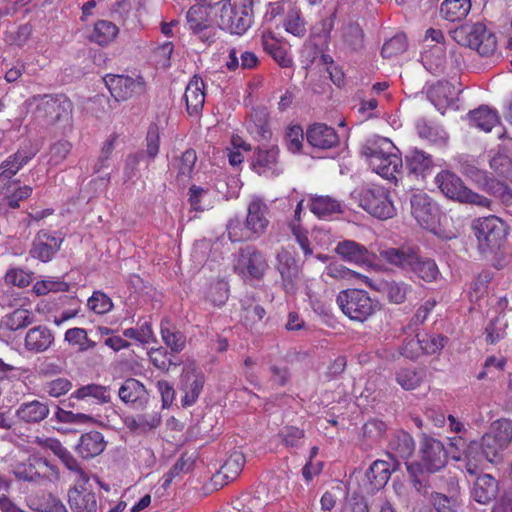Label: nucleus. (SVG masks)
Here are the masks:
<instances>
[{"label":"nucleus","instance_id":"obj_1","mask_svg":"<svg viewBox=\"0 0 512 512\" xmlns=\"http://www.w3.org/2000/svg\"><path fill=\"white\" fill-rule=\"evenodd\" d=\"M370 168L381 177L392 180L403 166L398 148L385 137L369 139L362 150Z\"/></svg>","mask_w":512,"mask_h":512},{"label":"nucleus","instance_id":"obj_2","mask_svg":"<svg viewBox=\"0 0 512 512\" xmlns=\"http://www.w3.org/2000/svg\"><path fill=\"white\" fill-rule=\"evenodd\" d=\"M380 256L389 264L403 271L413 272L424 281L436 280L439 269L434 260L421 258L414 248H388L380 251Z\"/></svg>","mask_w":512,"mask_h":512},{"label":"nucleus","instance_id":"obj_3","mask_svg":"<svg viewBox=\"0 0 512 512\" xmlns=\"http://www.w3.org/2000/svg\"><path fill=\"white\" fill-rule=\"evenodd\" d=\"M352 199L366 212L378 219H389L395 215V207L387 189L379 185H368L355 189Z\"/></svg>","mask_w":512,"mask_h":512},{"label":"nucleus","instance_id":"obj_4","mask_svg":"<svg viewBox=\"0 0 512 512\" xmlns=\"http://www.w3.org/2000/svg\"><path fill=\"white\" fill-rule=\"evenodd\" d=\"M451 33L458 44L477 51L481 56L488 57L496 51L495 35L481 22L463 24Z\"/></svg>","mask_w":512,"mask_h":512},{"label":"nucleus","instance_id":"obj_5","mask_svg":"<svg viewBox=\"0 0 512 512\" xmlns=\"http://www.w3.org/2000/svg\"><path fill=\"white\" fill-rule=\"evenodd\" d=\"M512 442V420L503 418L494 421L479 444L485 459L491 463L502 460L504 452Z\"/></svg>","mask_w":512,"mask_h":512},{"label":"nucleus","instance_id":"obj_6","mask_svg":"<svg viewBox=\"0 0 512 512\" xmlns=\"http://www.w3.org/2000/svg\"><path fill=\"white\" fill-rule=\"evenodd\" d=\"M220 25L232 34L242 35L253 22V0H222Z\"/></svg>","mask_w":512,"mask_h":512},{"label":"nucleus","instance_id":"obj_7","mask_svg":"<svg viewBox=\"0 0 512 512\" xmlns=\"http://www.w3.org/2000/svg\"><path fill=\"white\" fill-rule=\"evenodd\" d=\"M435 183L440 191L449 199L483 208L490 206L488 198L467 188L461 178L453 172L441 171L436 175Z\"/></svg>","mask_w":512,"mask_h":512},{"label":"nucleus","instance_id":"obj_8","mask_svg":"<svg viewBox=\"0 0 512 512\" xmlns=\"http://www.w3.org/2000/svg\"><path fill=\"white\" fill-rule=\"evenodd\" d=\"M336 301L345 315L351 320L359 322L367 320L376 309V305L367 292L360 289L342 291Z\"/></svg>","mask_w":512,"mask_h":512},{"label":"nucleus","instance_id":"obj_9","mask_svg":"<svg viewBox=\"0 0 512 512\" xmlns=\"http://www.w3.org/2000/svg\"><path fill=\"white\" fill-rule=\"evenodd\" d=\"M475 235L482 251H495L505 243L506 224L496 216L479 218L474 223Z\"/></svg>","mask_w":512,"mask_h":512},{"label":"nucleus","instance_id":"obj_10","mask_svg":"<svg viewBox=\"0 0 512 512\" xmlns=\"http://www.w3.org/2000/svg\"><path fill=\"white\" fill-rule=\"evenodd\" d=\"M421 464L405 462L407 471L412 477L417 472L425 469L428 472H436L442 469L447 462L448 452L443 443L437 439L426 437L421 442Z\"/></svg>","mask_w":512,"mask_h":512},{"label":"nucleus","instance_id":"obj_11","mask_svg":"<svg viewBox=\"0 0 512 512\" xmlns=\"http://www.w3.org/2000/svg\"><path fill=\"white\" fill-rule=\"evenodd\" d=\"M105 85L112 97L117 101H126L138 97L145 92V82L142 77L108 74L104 77Z\"/></svg>","mask_w":512,"mask_h":512},{"label":"nucleus","instance_id":"obj_12","mask_svg":"<svg viewBox=\"0 0 512 512\" xmlns=\"http://www.w3.org/2000/svg\"><path fill=\"white\" fill-rule=\"evenodd\" d=\"M461 88L456 80L451 81H438L429 86L427 90V97L435 108L442 114L448 109L457 110L459 108V94Z\"/></svg>","mask_w":512,"mask_h":512},{"label":"nucleus","instance_id":"obj_13","mask_svg":"<svg viewBox=\"0 0 512 512\" xmlns=\"http://www.w3.org/2000/svg\"><path fill=\"white\" fill-rule=\"evenodd\" d=\"M204 383V374L194 363H188L183 367L179 389L184 394L181 399L184 407H190L196 403Z\"/></svg>","mask_w":512,"mask_h":512},{"label":"nucleus","instance_id":"obj_14","mask_svg":"<svg viewBox=\"0 0 512 512\" xmlns=\"http://www.w3.org/2000/svg\"><path fill=\"white\" fill-rule=\"evenodd\" d=\"M411 213L425 229L434 231L439 221V209L435 202L424 192H415L411 197Z\"/></svg>","mask_w":512,"mask_h":512},{"label":"nucleus","instance_id":"obj_15","mask_svg":"<svg viewBox=\"0 0 512 512\" xmlns=\"http://www.w3.org/2000/svg\"><path fill=\"white\" fill-rule=\"evenodd\" d=\"M189 29L199 35L203 42L210 43L214 36V27L210 18V6L203 2L193 5L186 15Z\"/></svg>","mask_w":512,"mask_h":512},{"label":"nucleus","instance_id":"obj_16","mask_svg":"<svg viewBox=\"0 0 512 512\" xmlns=\"http://www.w3.org/2000/svg\"><path fill=\"white\" fill-rule=\"evenodd\" d=\"M268 265L264 256L252 247L242 248L235 260L234 269L243 276L259 279Z\"/></svg>","mask_w":512,"mask_h":512},{"label":"nucleus","instance_id":"obj_17","mask_svg":"<svg viewBox=\"0 0 512 512\" xmlns=\"http://www.w3.org/2000/svg\"><path fill=\"white\" fill-rule=\"evenodd\" d=\"M276 269L281 275L282 286L287 294H295L298 289L300 268L293 255L282 249L276 256Z\"/></svg>","mask_w":512,"mask_h":512},{"label":"nucleus","instance_id":"obj_18","mask_svg":"<svg viewBox=\"0 0 512 512\" xmlns=\"http://www.w3.org/2000/svg\"><path fill=\"white\" fill-rule=\"evenodd\" d=\"M463 173L471 178L474 182L482 186L489 193L499 197L502 202L512 204V189L504 183L496 181L488 177L487 173L475 166L467 165L463 168Z\"/></svg>","mask_w":512,"mask_h":512},{"label":"nucleus","instance_id":"obj_19","mask_svg":"<svg viewBox=\"0 0 512 512\" xmlns=\"http://www.w3.org/2000/svg\"><path fill=\"white\" fill-rule=\"evenodd\" d=\"M279 150L276 146L259 147L255 152L252 169L259 175L275 177L282 173L278 162Z\"/></svg>","mask_w":512,"mask_h":512},{"label":"nucleus","instance_id":"obj_20","mask_svg":"<svg viewBox=\"0 0 512 512\" xmlns=\"http://www.w3.org/2000/svg\"><path fill=\"white\" fill-rule=\"evenodd\" d=\"M72 102L65 96H45L38 105V112H43L49 123L69 120L72 113Z\"/></svg>","mask_w":512,"mask_h":512},{"label":"nucleus","instance_id":"obj_21","mask_svg":"<svg viewBox=\"0 0 512 512\" xmlns=\"http://www.w3.org/2000/svg\"><path fill=\"white\" fill-rule=\"evenodd\" d=\"M268 205L259 196H252L247 207L246 223L256 237L268 227Z\"/></svg>","mask_w":512,"mask_h":512},{"label":"nucleus","instance_id":"obj_22","mask_svg":"<svg viewBox=\"0 0 512 512\" xmlns=\"http://www.w3.org/2000/svg\"><path fill=\"white\" fill-rule=\"evenodd\" d=\"M62 238L47 231H40L30 250V255L42 262H49L60 249Z\"/></svg>","mask_w":512,"mask_h":512},{"label":"nucleus","instance_id":"obj_23","mask_svg":"<svg viewBox=\"0 0 512 512\" xmlns=\"http://www.w3.org/2000/svg\"><path fill=\"white\" fill-rule=\"evenodd\" d=\"M335 252L346 262L361 267L370 266L373 263V255L368 249L353 241L343 240L335 248Z\"/></svg>","mask_w":512,"mask_h":512},{"label":"nucleus","instance_id":"obj_24","mask_svg":"<svg viewBox=\"0 0 512 512\" xmlns=\"http://www.w3.org/2000/svg\"><path fill=\"white\" fill-rule=\"evenodd\" d=\"M364 284L376 291L385 293L388 300L394 304L404 303L412 287L404 281H373L364 277Z\"/></svg>","mask_w":512,"mask_h":512},{"label":"nucleus","instance_id":"obj_25","mask_svg":"<svg viewBox=\"0 0 512 512\" xmlns=\"http://www.w3.org/2000/svg\"><path fill=\"white\" fill-rule=\"evenodd\" d=\"M306 139L312 147L323 150L334 148L339 143V136L334 128L323 123L311 125L307 129Z\"/></svg>","mask_w":512,"mask_h":512},{"label":"nucleus","instance_id":"obj_26","mask_svg":"<svg viewBox=\"0 0 512 512\" xmlns=\"http://www.w3.org/2000/svg\"><path fill=\"white\" fill-rule=\"evenodd\" d=\"M54 343L53 332L45 325L30 328L24 338V348L31 353L47 351Z\"/></svg>","mask_w":512,"mask_h":512},{"label":"nucleus","instance_id":"obj_27","mask_svg":"<svg viewBox=\"0 0 512 512\" xmlns=\"http://www.w3.org/2000/svg\"><path fill=\"white\" fill-rule=\"evenodd\" d=\"M86 484L76 483L75 487L69 491V504L74 512H97L98 510L96 496L86 489Z\"/></svg>","mask_w":512,"mask_h":512},{"label":"nucleus","instance_id":"obj_28","mask_svg":"<svg viewBox=\"0 0 512 512\" xmlns=\"http://www.w3.org/2000/svg\"><path fill=\"white\" fill-rule=\"evenodd\" d=\"M415 450V443L410 434L404 431L397 432L390 440L388 456L392 462L399 466L400 460H407Z\"/></svg>","mask_w":512,"mask_h":512},{"label":"nucleus","instance_id":"obj_29","mask_svg":"<svg viewBox=\"0 0 512 512\" xmlns=\"http://www.w3.org/2000/svg\"><path fill=\"white\" fill-rule=\"evenodd\" d=\"M262 46L281 67L288 68L292 66L293 60L288 53L286 44L277 39L271 31L263 32Z\"/></svg>","mask_w":512,"mask_h":512},{"label":"nucleus","instance_id":"obj_30","mask_svg":"<svg viewBox=\"0 0 512 512\" xmlns=\"http://www.w3.org/2000/svg\"><path fill=\"white\" fill-rule=\"evenodd\" d=\"M15 415L20 422L36 424L47 418L49 407L47 403L39 400L27 401L18 406Z\"/></svg>","mask_w":512,"mask_h":512},{"label":"nucleus","instance_id":"obj_31","mask_svg":"<svg viewBox=\"0 0 512 512\" xmlns=\"http://www.w3.org/2000/svg\"><path fill=\"white\" fill-rule=\"evenodd\" d=\"M187 112L190 115L199 114L205 103L204 82L200 77L194 76L186 86L184 93Z\"/></svg>","mask_w":512,"mask_h":512},{"label":"nucleus","instance_id":"obj_32","mask_svg":"<svg viewBox=\"0 0 512 512\" xmlns=\"http://www.w3.org/2000/svg\"><path fill=\"white\" fill-rule=\"evenodd\" d=\"M498 493V482L489 474L479 475L472 487V498L480 503L487 504L495 499Z\"/></svg>","mask_w":512,"mask_h":512},{"label":"nucleus","instance_id":"obj_33","mask_svg":"<svg viewBox=\"0 0 512 512\" xmlns=\"http://www.w3.org/2000/svg\"><path fill=\"white\" fill-rule=\"evenodd\" d=\"M105 447L103 435L98 431H90L80 437L76 451L82 458L89 459L101 454Z\"/></svg>","mask_w":512,"mask_h":512},{"label":"nucleus","instance_id":"obj_34","mask_svg":"<svg viewBox=\"0 0 512 512\" xmlns=\"http://www.w3.org/2000/svg\"><path fill=\"white\" fill-rule=\"evenodd\" d=\"M469 123L484 132H490L500 123L499 115L496 110L487 106H481L468 114Z\"/></svg>","mask_w":512,"mask_h":512},{"label":"nucleus","instance_id":"obj_35","mask_svg":"<svg viewBox=\"0 0 512 512\" xmlns=\"http://www.w3.org/2000/svg\"><path fill=\"white\" fill-rule=\"evenodd\" d=\"M398 467L395 462L388 463L385 460H376L370 466L367 478L376 489H379L387 484L392 471L397 470Z\"/></svg>","mask_w":512,"mask_h":512},{"label":"nucleus","instance_id":"obj_36","mask_svg":"<svg viewBox=\"0 0 512 512\" xmlns=\"http://www.w3.org/2000/svg\"><path fill=\"white\" fill-rule=\"evenodd\" d=\"M245 461V456L241 451H233L221 466L215 478H222L226 482L236 479L241 473Z\"/></svg>","mask_w":512,"mask_h":512},{"label":"nucleus","instance_id":"obj_37","mask_svg":"<svg viewBox=\"0 0 512 512\" xmlns=\"http://www.w3.org/2000/svg\"><path fill=\"white\" fill-rule=\"evenodd\" d=\"M258 62V57L255 53L231 48L228 52L226 67L230 71H235L238 67L242 69H253L258 65Z\"/></svg>","mask_w":512,"mask_h":512},{"label":"nucleus","instance_id":"obj_38","mask_svg":"<svg viewBox=\"0 0 512 512\" xmlns=\"http://www.w3.org/2000/svg\"><path fill=\"white\" fill-rule=\"evenodd\" d=\"M471 10V0H444L440 13L448 21L455 22L464 19Z\"/></svg>","mask_w":512,"mask_h":512},{"label":"nucleus","instance_id":"obj_39","mask_svg":"<svg viewBox=\"0 0 512 512\" xmlns=\"http://www.w3.org/2000/svg\"><path fill=\"white\" fill-rule=\"evenodd\" d=\"M416 129L419 137L433 144L444 145L448 140L445 129L436 123L419 120Z\"/></svg>","mask_w":512,"mask_h":512},{"label":"nucleus","instance_id":"obj_40","mask_svg":"<svg viewBox=\"0 0 512 512\" xmlns=\"http://www.w3.org/2000/svg\"><path fill=\"white\" fill-rule=\"evenodd\" d=\"M118 395L123 402L134 404L145 400L147 391L140 381L129 378L119 388Z\"/></svg>","mask_w":512,"mask_h":512},{"label":"nucleus","instance_id":"obj_41","mask_svg":"<svg viewBox=\"0 0 512 512\" xmlns=\"http://www.w3.org/2000/svg\"><path fill=\"white\" fill-rule=\"evenodd\" d=\"M118 32V27L114 23L107 20H100L94 24L89 38L92 42L105 46L116 38Z\"/></svg>","mask_w":512,"mask_h":512},{"label":"nucleus","instance_id":"obj_42","mask_svg":"<svg viewBox=\"0 0 512 512\" xmlns=\"http://www.w3.org/2000/svg\"><path fill=\"white\" fill-rule=\"evenodd\" d=\"M310 210L317 217L325 218L340 212L341 204L330 196H315L310 200Z\"/></svg>","mask_w":512,"mask_h":512},{"label":"nucleus","instance_id":"obj_43","mask_svg":"<svg viewBox=\"0 0 512 512\" xmlns=\"http://www.w3.org/2000/svg\"><path fill=\"white\" fill-rule=\"evenodd\" d=\"M160 328L162 340L165 345L171 349L172 352L179 353L185 348V335L180 331L172 328L168 320H162Z\"/></svg>","mask_w":512,"mask_h":512},{"label":"nucleus","instance_id":"obj_44","mask_svg":"<svg viewBox=\"0 0 512 512\" xmlns=\"http://www.w3.org/2000/svg\"><path fill=\"white\" fill-rule=\"evenodd\" d=\"M72 397L86 401L92 398L99 404L107 403L111 399L109 389L97 384H88L78 388L73 392Z\"/></svg>","mask_w":512,"mask_h":512},{"label":"nucleus","instance_id":"obj_45","mask_svg":"<svg viewBox=\"0 0 512 512\" xmlns=\"http://www.w3.org/2000/svg\"><path fill=\"white\" fill-rule=\"evenodd\" d=\"M406 166L415 175H424L431 168V157L425 152L413 149L405 157Z\"/></svg>","mask_w":512,"mask_h":512},{"label":"nucleus","instance_id":"obj_46","mask_svg":"<svg viewBox=\"0 0 512 512\" xmlns=\"http://www.w3.org/2000/svg\"><path fill=\"white\" fill-rule=\"evenodd\" d=\"M33 322V312L25 308L15 309L3 318L4 326L11 331L22 329Z\"/></svg>","mask_w":512,"mask_h":512},{"label":"nucleus","instance_id":"obj_47","mask_svg":"<svg viewBox=\"0 0 512 512\" xmlns=\"http://www.w3.org/2000/svg\"><path fill=\"white\" fill-rule=\"evenodd\" d=\"M228 239L231 242H241L257 238L246 222H242L240 218L235 217L228 221L226 225Z\"/></svg>","mask_w":512,"mask_h":512},{"label":"nucleus","instance_id":"obj_48","mask_svg":"<svg viewBox=\"0 0 512 512\" xmlns=\"http://www.w3.org/2000/svg\"><path fill=\"white\" fill-rule=\"evenodd\" d=\"M303 209V200H300L297 203V206L294 211V220L290 223V229L295 236L296 241L298 242L299 246L303 250L304 254L311 255L312 250L310 248V243L307 237V231L301 227V225L298 223L300 220V215Z\"/></svg>","mask_w":512,"mask_h":512},{"label":"nucleus","instance_id":"obj_49","mask_svg":"<svg viewBox=\"0 0 512 512\" xmlns=\"http://www.w3.org/2000/svg\"><path fill=\"white\" fill-rule=\"evenodd\" d=\"M64 340L69 345L77 346L78 350L85 352L93 349L96 343L88 338L87 331L84 328H70L65 332Z\"/></svg>","mask_w":512,"mask_h":512},{"label":"nucleus","instance_id":"obj_50","mask_svg":"<svg viewBox=\"0 0 512 512\" xmlns=\"http://www.w3.org/2000/svg\"><path fill=\"white\" fill-rule=\"evenodd\" d=\"M343 42L352 50L363 46L364 34L358 23L349 22L342 27Z\"/></svg>","mask_w":512,"mask_h":512},{"label":"nucleus","instance_id":"obj_51","mask_svg":"<svg viewBox=\"0 0 512 512\" xmlns=\"http://www.w3.org/2000/svg\"><path fill=\"white\" fill-rule=\"evenodd\" d=\"M68 290V284L58 278L48 277L37 281L32 291L37 296H44L50 292H65Z\"/></svg>","mask_w":512,"mask_h":512},{"label":"nucleus","instance_id":"obj_52","mask_svg":"<svg viewBox=\"0 0 512 512\" xmlns=\"http://www.w3.org/2000/svg\"><path fill=\"white\" fill-rule=\"evenodd\" d=\"M489 164L490 168L497 175L510 180L512 175V161L506 154L500 151L493 153Z\"/></svg>","mask_w":512,"mask_h":512},{"label":"nucleus","instance_id":"obj_53","mask_svg":"<svg viewBox=\"0 0 512 512\" xmlns=\"http://www.w3.org/2000/svg\"><path fill=\"white\" fill-rule=\"evenodd\" d=\"M123 335L127 338L135 339L141 344L156 342L151 323L148 321L143 322L139 328L125 329Z\"/></svg>","mask_w":512,"mask_h":512},{"label":"nucleus","instance_id":"obj_54","mask_svg":"<svg viewBox=\"0 0 512 512\" xmlns=\"http://www.w3.org/2000/svg\"><path fill=\"white\" fill-rule=\"evenodd\" d=\"M196 160L197 156L194 150L189 149L182 154L176 163V168L178 170L177 177L181 181H186L191 177Z\"/></svg>","mask_w":512,"mask_h":512},{"label":"nucleus","instance_id":"obj_55","mask_svg":"<svg viewBox=\"0 0 512 512\" xmlns=\"http://www.w3.org/2000/svg\"><path fill=\"white\" fill-rule=\"evenodd\" d=\"M33 275V272L25 271L21 268H10L4 276V280L8 285L25 288L32 282Z\"/></svg>","mask_w":512,"mask_h":512},{"label":"nucleus","instance_id":"obj_56","mask_svg":"<svg viewBox=\"0 0 512 512\" xmlns=\"http://www.w3.org/2000/svg\"><path fill=\"white\" fill-rule=\"evenodd\" d=\"M479 444L476 442L471 443L466 451L465 470L470 475H476L480 464L486 460L483 456V451L478 453Z\"/></svg>","mask_w":512,"mask_h":512},{"label":"nucleus","instance_id":"obj_57","mask_svg":"<svg viewBox=\"0 0 512 512\" xmlns=\"http://www.w3.org/2000/svg\"><path fill=\"white\" fill-rule=\"evenodd\" d=\"M32 193V188L28 185L20 186L19 184L5 190L4 195L7 198L9 207L16 209L20 206V201L27 199Z\"/></svg>","mask_w":512,"mask_h":512},{"label":"nucleus","instance_id":"obj_58","mask_svg":"<svg viewBox=\"0 0 512 512\" xmlns=\"http://www.w3.org/2000/svg\"><path fill=\"white\" fill-rule=\"evenodd\" d=\"M406 37L404 34H397L387 40L381 50V54L385 58H391L406 50Z\"/></svg>","mask_w":512,"mask_h":512},{"label":"nucleus","instance_id":"obj_59","mask_svg":"<svg viewBox=\"0 0 512 512\" xmlns=\"http://www.w3.org/2000/svg\"><path fill=\"white\" fill-rule=\"evenodd\" d=\"M335 13L322 18L319 22L315 23L311 28V36L326 42L334 27Z\"/></svg>","mask_w":512,"mask_h":512},{"label":"nucleus","instance_id":"obj_60","mask_svg":"<svg viewBox=\"0 0 512 512\" xmlns=\"http://www.w3.org/2000/svg\"><path fill=\"white\" fill-rule=\"evenodd\" d=\"M87 305L90 310L97 314H105L109 312L113 307L111 299L100 291H96L92 294V296L88 299Z\"/></svg>","mask_w":512,"mask_h":512},{"label":"nucleus","instance_id":"obj_61","mask_svg":"<svg viewBox=\"0 0 512 512\" xmlns=\"http://www.w3.org/2000/svg\"><path fill=\"white\" fill-rule=\"evenodd\" d=\"M207 298L214 306L224 305L228 299V284L225 281L212 284L207 292Z\"/></svg>","mask_w":512,"mask_h":512},{"label":"nucleus","instance_id":"obj_62","mask_svg":"<svg viewBox=\"0 0 512 512\" xmlns=\"http://www.w3.org/2000/svg\"><path fill=\"white\" fill-rule=\"evenodd\" d=\"M72 387L67 378H57L43 384V391L51 397H60L66 394Z\"/></svg>","mask_w":512,"mask_h":512},{"label":"nucleus","instance_id":"obj_63","mask_svg":"<svg viewBox=\"0 0 512 512\" xmlns=\"http://www.w3.org/2000/svg\"><path fill=\"white\" fill-rule=\"evenodd\" d=\"M72 145L70 142L61 140L54 143L50 147V158L49 164L51 166H58L66 159L67 155L70 153Z\"/></svg>","mask_w":512,"mask_h":512},{"label":"nucleus","instance_id":"obj_64","mask_svg":"<svg viewBox=\"0 0 512 512\" xmlns=\"http://www.w3.org/2000/svg\"><path fill=\"white\" fill-rule=\"evenodd\" d=\"M396 380L403 389L413 390L419 386L422 377L415 370L405 368L397 372Z\"/></svg>","mask_w":512,"mask_h":512}]
</instances>
